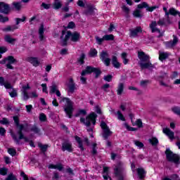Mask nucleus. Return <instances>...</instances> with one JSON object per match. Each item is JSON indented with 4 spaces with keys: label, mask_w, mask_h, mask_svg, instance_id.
Wrapping results in <instances>:
<instances>
[{
    "label": "nucleus",
    "mask_w": 180,
    "mask_h": 180,
    "mask_svg": "<svg viewBox=\"0 0 180 180\" xmlns=\"http://www.w3.org/2000/svg\"><path fill=\"white\" fill-rule=\"evenodd\" d=\"M60 39L62 46H67V42L68 41V40H70V39L71 41H79V39H81V34L77 32L72 33L70 31H68L66 32L65 30H63L62 31V35L60 37Z\"/></svg>",
    "instance_id": "obj_1"
},
{
    "label": "nucleus",
    "mask_w": 180,
    "mask_h": 180,
    "mask_svg": "<svg viewBox=\"0 0 180 180\" xmlns=\"http://www.w3.org/2000/svg\"><path fill=\"white\" fill-rule=\"evenodd\" d=\"M138 58L139 59L138 64L140 65L141 70H153L155 68L154 65H152L151 62H150V56L144 52H139Z\"/></svg>",
    "instance_id": "obj_2"
},
{
    "label": "nucleus",
    "mask_w": 180,
    "mask_h": 180,
    "mask_svg": "<svg viewBox=\"0 0 180 180\" xmlns=\"http://www.w3.org/2000/svg\"><path fill=\"white\" fill-rule=\"evenodd\" d=\"M59 99L60 103H64V110L68 118L71 119L72 117V112H74V103L68 98L60 97Z\"/></svg>",
    "instance_id": "obj_3"
},
{
    "label": "nucleus",
    "mask_w": 180,
    "mask_h": 180,
    "mask_svg": "<svg viewBox=\"0 0 180 180\" xmlns=\"http://www.w3.org/2000/svg\"><path fill=\"white\" fill-rule=\"evenodd\" d=\"M92 72L96 74V78H98V77L102 74V72H101L99 68H94L92 66H86V69L81 73L82 77L80 78V81H82V84H86V78H85L84 76L88 74H92Z\"/></svg>",
    "instance_id": "obj_4"
},
{
    "label": "nucleus",
    "mask_w": 180,
    "mask_h": 180,
    "mask_svg": "<svg viewBox=\"0 0 180 180\" xmlns=\"http://www.w3.org/2000/svg\"><path fill=\"white\" fill-rule=\"evenodd\" d=\"M96 117H98V115H96L95 112H91L86 117V119L81 117L80 123H82V124H84L86 127H89L91 123H92L93 126H95V124H96Z\"/></svg>",
    "instance_id": "obj_5"
},
{
    "label": "nucleus",
    "mask_w": 180,
    "mask_h": 180,
    "mask_svg": "<svg viewBox=\"0 0 180 180\" xmlns=\"http://www.w3.org/2000/svg\"><path fill=\"white\" fill-rule=\"evenodd\" d=\"M126 171V167L124 165L122 162H119L115 166L114 168V174L120 180H123V175H124V172Z\"/></svg>",
    "instance_id": "obj_6"
},
{
    "label": "nucleus",
    "mask_w": 180,
    "mask_h": 180,
    "mask_svg": "<svg viewBox=\"0 0 180 180\" xmlns=\"http://www.w3.org/2000/svg\"><path fill=\"white\" fill-rule=\"evenodd\" d=\"M17 134L18 136H18H16V134L13 133L11 134V136L14 141H15L16 144H20V140H24L25 143H29V139H27V137L25 136L22 131H17Z\"/></svg>",
    "instance_id": "obj_7"
},
{
    "label": "nucleus",
    "mask_w": 180,
    "mask_h": 180,
    "mask_svg": "<svg viewBox=\"0 0 180 180\" xmlns=\"http://www.w3.org/2000/svg\"><path fill=\"white\" fill-rule=\"evenodd\" d=\"M101 127L103 129V137L105 140H108L112 134H113V132L110 131V129H109V127H108V124H106V122H101Z\"/></svg>",
    "instance_id": "obj_8"
},
{
    "label": "nucleus",
    "mask_w": 180,
    "mask_h": 180,
    "mask_svg": "<svg viewBox=\"0 0 180 180\" xmlns=\"http://www.w3.org/2000/svg\"><path fill=\"white\" fill-rule=\"evenodd\" d=\"M165 154L167 160H168L170 162H174L176 164L178 161H179V156L172 153V151H171L169 149L166 150Z\"/></svg>",
    "instance_id": "obj_9"
},
{
    "label": "nucleus",
    "mask_w": 180,
    "mask_h": 180,
    "mask_svg": "<svg viewBox=\"0 0 180 180\" xmlns=\"http://www.w3.org/2000/svg\"><path fill=\"white\" fill-rule=\"evenodd\" d=\"M16 61V59L13 58V56H8L0 61L1 64H6V67L8 68V70H13V66H12V64H14V63Z\"/></svg>",
    "instance_id": "obj_10"
},
{
    "label": "nucleus",
    "mask_w": 180,
    "mask_h": 180,
    "mask_svg": "<svg viewBox=\"0 0 180 180\" xmlns=\"http://www.w3.org/2000/svg\"><path fill=\"white\" fill-rule=\"evenodd\" d=\"M158 25V24L157 23V21H152L149 26L152 33H155V32H157L158 33H160L158 37H162V36L164 35V32H161L160 29L157 27Z\"/></svg>",
    "instance_id": "obj_11"
},
{
    "label": "nucleus",
    "mask_w": 180,
    "mask_h": 180,
    "mask_svg": "<svg viewBox=\"0 0 180 180\" xmlns=\"http://www.w3.org/2000/svg\"><path fill=\"white\" fill-rule=\"evenodd\" d=\"M100 58L107 67H109L110 65V58H109L108 52L103 51L100 55Z\"/></svg>",
    "instance_id": "obj_12"
},
{
    "label": "nucleus",
    "mask_w": 180,
    "mask_h": 180,
    "mask_svg": "<svg viewBox=\"0 0 180 180\" xmlns=\"http://www.w3.org/2000/svg\"><path fill=\"white\" fill-rule=\"evenodd\" d=\"M62 150L72 153V151H74V148H72V143L70 141H65L62 143Z\"/></svg>",
    "instance_id": "obj_13"
},
{
    "label": "nucleus",
    "mask_w": 180,
    "mask_h": 180,
    "mask_svg": "<svg viewBox=\"0 0 180 180\" xmlns=\"http://www.w3.org/2000/svg\"><path fill=\"white\" fill-rule=\"evenodd\" d=\"M139 33H143V29H141V27H136V28L129 30V36L133 39L139 37Z\"/></svg>",
    "instance_id": "obj_14"
},
{
    "label": "nucleus",
    "mask_w": 180,
    "mask_h": 180,
    "mask_svg": "<svg viewBox=\"0 0 180 180\" xmlns=\"http://www.w3.org/2000/svg\"><path fill=\"white\" fill-rule=\"evenodd\" d=\"M178 44V37L176 36L173 35V40L165 42V44L167 49H172V47H175Z\"/></svg>",
    "instance_id": "obj_15"
},
{
    "label": "nucleus",
    "mask_w": 180,
    "mask_h": 180,
    "mask_svg": "<svg viewBox=\"0 0 180 180\" xmlns=\"http://www.w3.org/2000/svg\"><path fill=\"white\" fill-rule=\"evenodd\" d=\"M14 120V123L18 129V131H23L25 130V125L23 124H20L19 121V117L14 116L13 117Z\"/></svg>",
    "instance_id": "obj_16"
},
{
    "label": "nucleus",
    "mask_w": 180,
    "mask_h": 180,
    "mask_svg": "<svg viewBox=\"0 0 180 180\" xmlns=\"http://www.w3.org/2000/svg\"><path fill=\"white\" fill-rule=\"evenodd\" d=\"M143 8H146L148 12H153V11H155V9H157L156 6H148V4L146 2H143L138 5V9H143Z\"/></svg>",
    "instance_id": "obj_17"
},
{
    "label": "nucleus",
    "mask_w": 180,
    "mask_h": 180,
    "mask_svg": "<svg viewBox=\"0 0 180 180\" xmlns=\"http://www.w3.org/2000/svg\"><path fill=\"white\" fill-rule=\"evenodd\" d=\"M27 61L28 63H30V64H32L34 67H39L40 65V61H39V58L36 57H28L26 58Z\"/></svg>",
    "instance_id": "obj_18"
},
{
    "label": "nucleus",
    "mask_w": 180,
    "mask_h": 180,
    "mask_svg": "<svg viewBox=\"0 0 180 180\" xmlns=\"http://www.w3.org/2000/svg\"><path fill=\"white\" fill-rule=\"evenodd\" d=\"M0 12L1 13H9V6L8 4L4 2H0Z\"/></svg>",
    "instance_id": "obj_19"
},
{
    "label": "nucleus",
    "mask_w": 180,
    "mask_h": 180,
    "mask_svg": "<svg viewBox=\"0 0 180 180\" xmlns=\"http://www.w3.org/2000/svg\"><path fill=\"white\" fill-rule=\"evenodd\" d=\"M0 86H4L6 89H12V84L9 82H5L4 77H0Z\"/></svg>",
    "instance_id": "obj_20"
},
{
    "label": "nucleus",
    "mask_w": 180,
    "mask_h": 180,
    "mask_svg": "<svg viewBox=\"0 0 180 180\" xmlns=\"http://www.w3.org/2000/svg\"><path fill=\"white\" fill-rule=\"evenodd\" d=\"M157 24L158 25V26H167V25H171V20H169V18H161L160 19Z\"/></svg>",
    "instance_id": "obj_21"
},
{
    "label": "nucleus",
    "mask_w": 180,
    "mask_h": 180,
    "mask_svg": "<svg viewBox=\"0 0 180 180\" xmlns=\"http://www.w3.org/2000/svg\"><path fill=\"white\" fill-rule=\"evenodd\" d=\"M68 92L69 94H73L75 91V83H74V80L72 79H69V84H68Z\"/></svg>",
    "instance_id": "obj_22"
},
{
    "label": "nucleus",
    "mask_w": 180,
    "mask_h": 180,
    "mask_svg": "<svg viewBox=\"0 0 180 180\" xmlns=\"http://www.w3.org/2000/svg\"><path fill=\"white\" fill-rule=\"evenodd\" d=\"M163 133L166 134V136H168L170 140H174V139H175L174 131H171L169 128H164Z\"/></svg>",
    "instance_id": "obj_23"
},
{
    "label": "nucleus",
    "mask_w": 180,
    "mask_h": 180,
    "mask_svg": "<svg viewBox=\"0 0 180 180\" xmlns=\"http://www.w3.org/2000/svg\"><path fill=\"white\" fill-rule=\"evenodd\" d=\"M48 168L49 169H58V171H62L63 169H64V167L61 163H58L56 165L50 164L48 166Z\"/></svg>",
    "instance_id": "obj_24"
},
{
    "label": "nucleus",
    "mask_w": 180,
    "mask_h": 180,
    "mask_svg": "<svg viewBox=\"0 0 180 180\" xmlns=\"http://www.w3.org/2000/svg\"><path fill=\"white\" fill-rule=\"evenodd\" d=\"M171 56V53L165 52V51H159V60L160 61H164V60H167L168 57Z\"/></svg>",
    "instance_id": "obj_25"
},
{
    "label": "nucleus",
    "mask_w": 180,
    "mask_h": 180,
    "mask_svg": "<svg viewBox=\"0 0 180 180\" xmlns=\"http://www.w3.org/2000/svg\"><path fill=\"white\" fill-rule=\"evenodd\" d=\"M4 40L5 41H6V43H8L9 44H15V41H16L18 39H16L15 38H12V37H11V35L9 34H6L4 37Z\"/></svg>",
    "instance_id": "obj_26"
},
{
    "label": "nucleus",
    "mask_w": 180,
    "mask_h": 180,
    "mask_svg": "<svg viewBox=\"0 0 180 180\" xmlns=\"http://www.w3.org/2000/svg\"><path fill=\"white\" fill-rule=\"evenodd\" d=\"M18 29V26L16 25H7L6 27L1 29L3 32H13L14 30H16Z\"/></svg>",
    "instance_id": "obj_27"
},
{
    "label": "nucleus",
    "mask_w": 180,
    "mask_h": 180,
    "mask_svg": "<svg viewBox=\"0 0 180 180\" xmlns=\"http://www.w3.org/2000/svg\"><path fill=\"white\" fill-rule=\"evenodd\" d=\"M138 176L140 179H143L146 176V170L140 167L137 169Z\"/></svg>",
    "instance_id": "obj_28"
},
{
    "label": "nucleus",
    "mask_w": 180,
    "mask_h": 180,
    "mask_svg": "<svg viewBox=\"0 0 180 180\" xmlns=\"http://www.w3.org/2000/svg\"><path fill=\"white\" fill-rule=\"evenodd\" d=\"M112 65H113V67H115V68H120V63H119V61H117V57L112 56Z\"/></svg>",
    "instance_id": "obj_29"
},
{
    "label": "nucleus",
    "mask_w": 180,
    "mask_h": 180,
    "mask_svg": "<svg viewBox=\"0 0 180 180\" xmlns=\"http://www.w3.org/2000/svg\"><path fill=\"white\" fill-rule=\"evenodd\" d=\"M86 8H88V11H84L85 15H91V13H94V10L95 9L94 6L89 4L86 6Z\"/></svg>",
    "instance_id": "obj_30"
},
{
    "label": "nucleus",
    "mask_w": 180,
    "mask_h": 180,
    "mask_svg": "<svg viewBox=\"0 0 180 180\" xmlns=\"http://www.w3.org/2000/svg\"><path fill=\"white\" fill-rule=\"evenodd\" d=\"M124 89V84L120 83L118 84V87H117V95H122V94H123Z\"/></svg>",
    "instance_id": "obj_31"
},
{
    "label": "nucleus",
    "mask_w": 180,
    "mask_h": 180,
    "mask_svg": "<svg viewBox=\"0 0 180 180\" xmlns=\"http://www.w3.org/2000/svg\"><path fill=\"white\" fill-rule=\"evenodd\" d=\"M31 131H33V133H34L35 134H38V136L41 135L40 129L36 125L32 127Z\"/></svg>",
    "instance_id": "obj_32"
},
{
    "label": "nucleus",
    "mask_w": 180,
    "mask_h": 180,
    "mask_svg": "<svg viewBox=\"0 0 180 180\" xmlns=\"http://www.w3.org/2000/svg\"><path fill=\"white\" fill-rule=\"evenodd\" d=\"M39 39L41 41H43L44 37L43 34H44V27L43 25H41V27L39 29Z\"/></svg>",
    "instance_id": "obj_33"
},
{
    "label": "nucleus",
    "mask_w": 180,
    "mask_h": 180,
    "mask_svg": "<svg viewBox=\"0 0 180 180\" xmlns=\"http://www.w3.org/2000/svg\"><path fill=\"white\" fill-rule=\"evenodd\" d=\"M169 15H172L173 16H176V15H178L179 16H180V13L175 8H172L169 10Z\"/></svg>",
    "instance_id": "obj_34"
},
{
    "label": "nucleus",
    "mask_w": 180,
    "mask_h": 180,
    "mask_svg": "<svg viewBox=\"0 0 180 180\" xmlns=\"http://www.w3.org/2000/svg\"><path fill=\"white\" fill-rule=\"evenodd\" d=\"M75 140L79 144V148H80L81 151H84V146L82 145V141L79 136H75Z\"/></svg>",
    "instance_id": "obj_35"
},
{
    "label": "nucleus",
    "mask_w": 180,
    "mask_h": 180,
    "mask_svg": "<svg viewBox=\"0 0 180 180\" xmlns=\"http://www.w3.org/2000/svg\"><path fill=\"white\" fill-rule=\"evenodd\" d=\"M118 119V120H121L122 122H126V118L120 111L117 112V115H115Z\"/></svg>",
    "instance_id": "obj_36"
},
{
    "label": "nucleus",
    "mask_w": 180,
    "mask_h": 180,
    "mask_svg": "<svg viewBox=\"0 0 180 180\" xmlns=\"http://www.w3.org/2000/svg\"><path fill=\"white\" fill-rule=\"evenodd\" d=\"M63 6V4H61V1L58 0H55V2L53 4V8L54 9H60Z\"/></svg>",
    "instance_id": "obj_37"
},
{
    "label": "nucleus",
    "mask_w": 180,
    "mask_h": 180,
    "mask_svg": "<svg viewBox=\"0 0 180 180\" xmlns=\"http://www.w3.org/2000/svg\"><path fill=\"white\" fill-rule=\"evenodd\" d=\"M103 39L106 41H109V40H115V36H113V34H105L103 36Z\"/></svg>",
    "instance_id": "obj_38"
},
{
    "label": "nucleus",
    "mask_w": 180,
    "mask_h": 180,
    "mask_svg": "<svg viewBox=\"0 0 180 180\" xmlns=\"http://www.w3.org/2000/svg\"><path fill=\"white\" fill-rule=\"evenodd\" d=\"M122 58L123 60V63L124 64V65H126V64H127V63H129V59H127V53H126L124 52L122 53Z\"/></svg>",
    "instance_id": "obj_39"
},
{
    "label": "nucleus",
    "mask_w": 180,
    "mask_h": 180,
    "mask_svg": "<svg viewBox=\"0 0 180 180\" xmlns=\"http://www.w3.org/2000/svg\"><path fill=\"white\" fill-rule=\"evenodd\" d=\"M13 6H14L16 11H20L22 8V4L20 2H13Z\"/></svg>",
    "instance_id": "obj_40"
},
{
    "label": "nucleus",
    "mask_w": 180,
    "mask_h": 180,
    "mask_svg": "<svg viewBox=\"0 0 180 180\" xmlns=\"http://www.w3.org/2000/svg\"><path fill=\"white\" fill-rule=\"evenodd\" d=\"M149 143H150L152 146H157L158 144V139L157 138H152L149 139Z\"/></svg>",
    "instance_id": "obj_41"
},
{
    "label": "nucleus",
    "mask_w": 180,
    "mask_h": 180,
    "mask_svg": "<svg viewBox=\"0 0 180 180\" xmlns=\"http://www.w3.org/2000/svg\"><path fill=\"white\" fill-rule=\"evenodd\" d=\"M8 174V169L6 167L0 168V175H3V176H5V175Z\"/></svg>",
    "instance_id": "obj_42"
},
{
    "label": "nucleus",
    "mask_w": 180,
    "mask_h": 180,
    "mask_svg": "<svg viewBox=\"0 0 180 180\" xmlns=\"http://www.w3.org/2000/svg\"><path fill=\"white\" fill-rule=\"evenodd\" d=\"M8 154H10V155H12V157H13L16 155V149L13 148H8Z\"/></svg>",
    "instance_id": "obj_43"
},
{
    "label": "nucleus",
    "mask_w": 180,
    "mask_h": 180,
    "mask_svg": "<svg viewBox=\"0 0 180 180\" xmlns=\"http://www.w3.org/2000/svg\"><path fill=\"white\" fill-rule=\"evenodd\" d=\"M81 115H82L83 116H85V115H86V110H79L78 112L75 115V117H79V116H81Z\"/></svg>",
    "instance_id": "obj_44"
},
{
    "label": "nucleus",
    "mask_w": 180,
    "mask_h": 180,
    "mask_svg": "<svg viewBox=\"0 0 180 180\" xmlns=\"http://www.w3.org/2000/svg\"><path fill=\"white\" fill-rule=\"evenodd\" d=\"M11 89H12V91L9 92L10 96H11V98H15L18 96V93L16 92V90H15L13 87H12Z\"/></svg>",
    "instance_id": "obj_45"
},
{
    "label": "nucleus",
    "mask_w": 180,
    "mask_h": 180,
    "mask_svg": "<svg viewBox=\"0 0 180 180\" xmlns=\"http://www.w3.org/2000/svg\"><path fill=\"white\" fill-rule=\"evenodd\" d=\"M98 55V51L96 49H91L89 52L90 57H95Z\"/></svg>",
    "instance_id": "obj_46"
},
{
    "label": "nucleus",
    "mask_w": 180,
    "mask_h": 180,
    "mask_svg": "<svg viewBox=\"0 0 180 180\" xmlns=\"http://www.w3.org/2000/svg\"><path fill=\"white\" fill-rule=\"evenodd\" d=\"M134 143L139 148H143L144 147V144L139 141H134Z\"/></svg>",
    "instance_id": "obj_47"
},
{
    "label": "nucleus",
    "mask_w": 180,
    "mask_h": 180,
    "mask_svg": "<svg viewBox=\"0 0 180 180\" xmlns=\"http://www.w3.org/2000/svg\"><path fill=\"white\" fill-rule=\"evenodd\" d=\"M22 95L24 101H27V99H29V94H27V91H22Z\"/></svg>",
    "instance_id": "obj_48"
},
{
    "label": "nucleus",
    "mask_w": 180,
    "mask_h": 180,
    "mask_svg": "<svg viewBox=\"0 0 180 180\" xmlns=\"http://www.w3.org/2000/svg\"><path fill=\"white\" fill-rule=\"evenodd\" d=\"M0 22H1V23H5V22H9V18L4 17V15L0 14Z\"/></svg>",
    "instance_id": "obj_49"
},
{
    "label": "nucleus",
    "mask_w": 180,
    "mask_h": 180,
    "mask_svg": "<svg viewBox=\"0 0 180 180\" xmlns=\"http://www.w3.org/2000/svg\"><path fill=\"white\" fill-rule=\"evenodd\" d=\"M112 78H113V76L112 75H108L104 76L103 79L107 82H110V81H112Z\"/></svg>",
    "instance_id": "obj_50"
},
{
    "label": "nucleus",
    "mask_w": 180,
    "mask_h": 180,
    "mask_svg": "<svg viewBox=\"0 0 180 180\" xmlns=\"http://www.w3.org/2000/svg\"><path fill=\"white\" fill-rule=\"evenodd\" d=\"M124 127H126V129L127 130H129V131H136V128H134V127H131L130 126H129V124H127V123H124Z\"/></svg>",
    "instance_id": "obj_51"
},
{
    "label": "nucleus",
    "mask_w": 180,
    "mask_h": 180,
    "mask_svg": "<svg viewBox=\"0 0 180 180\" xmlns=\"http://www.w3.org/2000/svg\"><path fill=\"white\" fill-rule=\"evenodd\" d=\"M134 18H141V12L139 10H136L133 13Z\"/></svg>",
    "instance_id": "obj_52"
},
{
    "label": "nucleus",
    "mask_w": 180,
    "mask_h": 180,
    "mask_svg": "<svg viewBox=\"0 0 180 180\" xmlns=\"http://www.w3.org/2000/svg\"><path fill=\"white\" fill-rule=\"evenodd\" d=\"M39 120L40 122H46V120H47V117L44 115V113H41L39 115Z\"/></svg>",
    "instance_id": "obj_53"
},
{
    "label": "nucleus",
    "mask_w": 180,
    "mask_h": 180,
    "mask_svg": "<svg viewBox=\"0 0 180 180\" xmlns=\"http://www.w3.org/2000/svg\"><path fill=\"white\" fill-rule=\"evenodd\" d=\"M84 60H85V55L84 53H82L80 56V58L78 60V63H79V64L82 65L84 63Z\"/></svg>",
    "instance_id": "obj_54"
},
{
    "label": "nucleus",
    "mask_w": 180,
    "mask_h": 180,
    "mask_svg": "<svg viewBox=\"0 0 180 180\" xmlns=\"http://www.w3.org/2000/svg\"><path fill=\"white\" fill-rule=\"evenodd\" d=\"M50 94H54L56 93L58 90H57V86L56 84H53L52 85L51 87H50Z\"/></svg>",
    "instance_id": "obj_55"
},
{
    "label": "nucleus",
    "mask_w": 180,
    "mask_h": 180,
    "mask_svg": "<svg viewBox=\"0 0 180 180\" xmlns=\"http://www.w3.org/2000/svg\"><path fill=\"white\" fill-rule=\"evenodd\" d=\"M41 6L44 9H50V8L51 7V5L46 3H42Z\"/></svg>",
    "instance_id": "obj_56"
},
{
    "label": "nucleus",
    "mask_w": 180,
    "mask_h": 180,
    "mask_svg": "<svg viewBox=\"0 0 180 180\" xmlns=\"http://www.w3.org/2000/svg\"><path fill=\"white\" fill-rule=\"evenodd\" d=\"M172 110L174 112V113H176V115H180V108L174 107L172 109Z\"/></svg>",
    "instance_id": "obj_57"
},
{
    "label": "nucleus",
    "mask_w": 180,
    "mask_h": 180,
    "mask_svg": "<svg viewBox=\"0 0 180 180\" xmlns=\"http://www.w3.org/2000/svg\"><path fill=\"white\" fill-rule=\"evenodd\" d=\"M96 40L97 44H102V43H103V41H105V39L103 38H100L99 37H96Z\"/></svg>",
    "instance_id": "obj_58"
},
{
    "label": "nucleus",
    "mask_w": 180,
    "mask_h": 180,
    "mask_svg": "<svg viewBox=\"0 0 180 180\" xmlns=\"http://www.w3.org/2000/svg\"><path fill=\"white\" fill-rule=\"evenodd\" d=\"M5 180H16V177L13 176V174L11 173L10 174H8L7 178L5 179Z\"/></svg>",
    "instance_id": "obj_59"
},
{
    "label": "nucleus",
    "mask_w": 180,
    "mask_h": 180,
    "mask_svg": "<svg viewBox=\"0 0 180 180\" xmlns=\"http://www.w3.org/2000/svg\"><path fill=\"white\" fill-rule=\"evenodd\" d=\"M0 123L1 124H9V120H8V118H3L2 120H0Z\"/></svg>",
    "instance_id": "obj_60"
},
{
    "label": "nucleus",
    "mask_w": 180,
    "mask_h": 180,
    "mask_svg": "<svg viewBox=\"0 0 180 180\" xmlns=\"http://www.w3.org/2000/svg\"><path fill=\"white\" fill-rule=\"evenodd\" d=\"M16 25H19L20 22H25L26 20V17H22V18H15Z\"/></svg>",
    "instance_id": "obj_61"
},
{
    "label": "nucleus",
    "mask_w": 180,
    "mask_h": 180,
    "mask_svg": "<svg viewBox=\"0 0 180 180\" xmlns=\"http://www.w3.org/2000/svg\"><path fill=\"white\" fill-rule=\"evenodd\" d=\"M69 4H70V2H68L65 4V6L62 8V11L63 12H68V11H70V7L68 6Z\"/></svg>",
    "instance_id": "obj_62"
},
{
    "label": "nucleus",
    "mask_w": 180,
    "mask_h": 180,
    "mask_svg": "<svg viewBox=\"0 0 180 180\" xmlns=\"http://www.w3.org/2000/svg\"><path fill=\"white\" fill-rule=\"evenodd\" d=\"M39 147L43 151H46L47 150V145H43L41 143H39Z\"/></svg>",
    "instance_id": "obj_63"
},
{
    "label": "nucleus",
    "mask_w": 180,
    "mask_h": 180,
    "mask_svg": "<svg viewBox=\"0 0 180 180\" xmlns=\"http://www.w3.org/2000/svg\"><path fill=\"white\" fill-rule=\"evenodd\" d=\"M41 86H42V91L45 94H49V91H47V84H42Z\"/></svg>",
    "instance_id": "obj_64"
}]
</instances>
